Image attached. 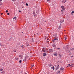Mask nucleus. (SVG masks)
Masks as SVG:
<instances>
[{
    "label": "nucleus",
    "instance_id": "f257e3e1",
    "mask_svg": "<svg viewBox=\"0 0 74 74\" xmlns=\"http://www.w3.org/2000/svg\"><path fill=\"white\" fill-rule=\"evenodd\" d=\"M53 55L54 56H58V54L56 52H54L53 53Z\"/></svg>",
    "mask_w": 74,
    "mask_h": 74
},
{
    "label": "nucleus",
    "instance_id": "f03ea898",
    "mask_svg": "<svg viewBox=\"0 0 74 74\" xmlns=\"http://www.w3.org/2000/svg\"><path fill=\"white\" fill-rule=\"evenodd\" d=\"M19 57H21V59H22L23 58V56H22V55H19Z\"/></svg>",
    "mask_w": 74,
    "mask_h": 74
},
{
    "label": "nucleus",
    "instance_id": "7ed1b4c3",
    "mask_svg": "<svg viewBox=\"0 0 74 74\" xmlns=\"http://www.w3.org/2000/svg\"><path fill=\"white\" fill-rule=\"evenodd\" d=\"M61 8H62V10H65V8L64 7V6H61Z\"/></svg>",
    "mask_w": 74,
    "mask_h": 74
},
{
    "label": "nucleus",
    "instance_id": "20e7f679",
    "mask_svg": "<svg viewBox=\"0 0 74 74\" xmlns=\"http://www.w3.org/2000/svg\"><path fill=\"white\" fill-rule=\"evenodd\" d=\"M59 65H58V66H57V67L56 68V70H57L59 69Z\"/></svg>",
    "mask_w": 74,
    "mask_h": 74
},
{
    "label": "nucleus",
    "instance_id": "39448f33",
    "mask_svg": "<svg viewBox=\"0 0 74 74\" xmlns=\"http://www.w3.org/2000/svg\"><path fill=\"white\" fill-rule=\"evenodd\" d=\"M53 52V50L52 49H49V52Z\"/></svg>",
    "mask_w": 74,
    "mask_h": 74
},
{
    "label": "nucleus",
    "instance_id": "423d86ee",
    "mask_svg": "<svg viewBox=\"0 0 74 74\" xmlns=\"http://www.w3.org/2000/svg\"><path fill=\"white\" fill-rule=\"evenodd\" d=\"M46 55H47V53H43V56H46Z\"/></svg>",
    "mask_w": 74,
    "mask_h": 74
},
{
    "label": "nucleus",
    "instance_id": "0eeeda50",
    "mask_svg": "<svg viewBox=\"0 0 74 74\" xmlns=\"http://www.w3.org/2000/svg\"><path fill=\"white\" fill-rule=\"evenodd\" d=\"M42 52H46V50L45 49H43L42 50Z\"/></svg>",
    "mask_w": 74,
    "mask_h": 74
},
{
    "label": "nucleus",
    "instance_id": "6e6552de",
    "mask_svg": "<svg viewBox=\"0 0 74 74\" xmlns=\"http://www.w3.org/2000/svg\"><path fill=\"white\" fill-rule=\"evenodd\" d=\"M60 22L61 23H62V22H64V20H63V19H62V20H61L60 21Z\"/></svg>",
    "mask_w": 74,
    "mask_h": 74
},
{
    "label": "nucleus",
    "instance_id": "1a4fd4ad",
    "mask_svg": "<svg viewBox=\"0 0 74 74\" xmlns=\"http://www.w3.org/2000/svg\"><path fill=\"white\" fill-rule=\"evenodd\" d=\"M27 58H28V56H25V58L26 59H27Z\"/></svg>",
    "mask_w": 74,
    "mask_h": 74
},
{
    "label": "nucleus",
    "instance_id": "9d476101",
    "mask_svg": "<svg viewBox=\"0 0 74 74\" xmlns=\"http://www.w3.org/2000/svg\"><path fill=\"white\" fill-rule=\"evenodd\" d=\"M49 66L51 67V66H52V65L51 64H49Z\"/></svg>",
    "mask_w": 74,
    "mask_h": 74
},
{
    "label": "nucleus",
    "instance_id": "9b49d317",
    "mask_svg": "<svg viewBox=\"0 0 74 74\" xmlns=\"http://www.w3.org/2000/svg\"><path fill=\"white\" fill-rule=\"evenodd\" d=\"M51 68L53 70H55V67H54V66H53V67H51Z\"/></svg>",
    "mask_w": 74,
    "mask_h": 74
},
{
    "label": "nucleus",
    "instance_id": "f8f14e48",
    "mask_svg": "<svg viewBox=\"0 0 74 74\" xmlns=\"http://www.w3.org/2000/svg\"><path fill=\"white\" fill-rule=\"evenodd\" d=\"M13 19H15V20H16V17H14L13 18Z\"/></svg>",
    "mask_w": 74,
    "mask_h": 74
},
{
    "label": "nucleus",
    "instance_id": "ddd939ff",
    "mask_svg": "<svg viewBox=\"0 0 74 74\" xmlns=\"http://www.w3.org/2000/svg\"><path fill=\"white\" fill-rule=\"evenodd\" d=\"M60 69V70H62L63 71V70H64V68Z\"/></svg>",
    "mask_w": 74,
    "mask_h": 74
},
{
    "label": "nucleus",
    "instance_id": "4468645a",
    "mask_svg": "<svg viewBox=\"0 0 74 74\" xmlns=\"http://www.w3.org/2000/svg\"><path fill=\"white\" fill-rule=\"evenodd\" d=\"M64 38L65 40H67V37H64Z\"/></svg>",
    "mask_w": 74,
    "mask_h": 74
},
{
    "label": "nucleus",
    "instance_id": "2eb2a0df",
    "mask_svg": "<svg viewBox=\"0 0 74 74\" xmlns=\"http://www.w3.org/2000/svg\"><path fill=\"white\" fill-rule=\"evenodd\" d=\"M54 40H56L57 41H58V38H56V37H55Z\"/></svg>",
    "mask_w": 74,
    "mask_h": 74
},
{
    "label": "nucleus",
    "instance_id": "dca6fc26",
    "mask_svg": "<svg viewBox=\"0 0 74 74\" xmlns=\"http://www.w3.org/2000/svg\"><path fill=\"white\" fill-rule=\"evenodd\" d=\"M13 51L14 52H16V49H14Z\"/></svg>",
    "mask_w": 74,
    "mask_h": 74
},
{
    "label": "nucleus",
    "instance_id": "f3484780",
    "mask_svg": "<svg viewBox=\"0 0 74 74\" xmlns=\"http://www.w3.org/2000/svg\"><path fill=\"white\" fill-rule=\"evenodd\" d=\"M73 13H74V11H73L71 13V15H73Z\"/></svg>",
    "mask_w": 74,
    "mask_h": 74
},
{
    "label": "nucleus",
    "instance_id": "a211bd4d",
    "mask_svg": "<svg viewBox=\"0 0 74 74\" xmlns=\"http://www.w3.org/2000/svg\"><path fill=\"white\" fill-rule=\"evenodd\" d=\"M26 59L25 58H24V59L23 60V61H24V62H25V61H26Z\"/></svg>",
    "mask_w": 74,
    "mask_h": 74
},
{
    "label": "nucleus",
    "instance_id": "6ab92c4d",
    "mask_svg": "<svg viewBox=\"0 0 74 74\" xmlns=\"http://www.w3.org/2000/svg\"><path fill=\"white\" fill-rule=\"evenodd\" d=\"M0 71H3V69H0Z\"/></svg>",
    "mask_w": 74,
    "mask_h": 74
},
{
    "label": "nucleus",
    "instance_id": "aec40b11",
    "mask_svg": "<svg viewBox=\"0 0 74 74\" xmlns=\"http://www.w3.org/2000/svg\"><path fill=\"white\" fill-rule=\"evenodd\" d=\"M24 46H23H23H21V48H24Z\"/></svg>",
    "mask_w": 74,
    "mask_h": 74
},
{
    "label": "nucleus",
    "instance_id": "412c9836",
    "mask_svg": "<svg viewBox=\"0 0 74 74\" xmlns=\"http://www.w3.org/2000/svg\"><path fill=\"white\" fill-rule=\"evenodd\" d=\"M26 5H27V6H29V4H28V3H26Z\"/></svg>",
    "mask_w": 74,
    "mask_h": 74
},
{
    "label": "nucleus",
    "instance_id": "4be33fe9",
    "mask_svg": "<svg viewBox=\"0 0 74 74\" xmlns=\"http://www.w3.org/2000/svg\"><path fill=\"white\" fill-rule=\"evenodd\" d=\"M60 71H58V74H60Z\"/></svg>",
    "mask_w": 74,
    "mask_h": 74
},
{
    "label": "nucleus",
    "instance_id": "5701e85b",
    "mask_svg": "<svg viewBox=\"0 0 74 74\" xmlns=\"http://www.w3.org/2000/svg\"><path fill=\"white\" fill-rule=\"evenodd\" d=\"M60 28H61V27L60 26H59V27H58V29L59 30H60Z\"/></svg>",
    "mask_w": 74,
    "mask_h": 74
},
{
    "label": "nucleus",
    "instance_id": "b1692460",
    "mask_svg": "<svg viewBox=\"0 0 74 74\" xmlns=\"http://www.w3.org/2000/svg\"><path fill=\"white\" fill-rule=\"evenodd\" d=\"M15 59H16V60H18V58H15Z\"/></svg>",
    "mask_w": 74,
    "mask_h": 74
},
{
    "label": "nucleus",
    "instance_id": "393cba45",
    "mask_svg": "<svg viewBox=\"0 0 74 74\" xmlns=\"http://www.w3.org/2000/svg\"><path fill=\"white\" fill-rule=\"evenodd\" d=\"M22 62V60H20L19 61V63H20Z\"/></svg>",
    "mask_w": 74,
    "mask_h": 74
},
{
    "label": "nucleus",
    "instance_id": "a878e982",
    "mask_svg": "<svg viewBox=\"0 0 74 74\" xmlns=\"http://www.w3.org/2000/svg\"><path fill=\"white\" fill-rule=\"evenodd\" d=\"M71 50H72V51H74V48L72 49H71L70 50V51H71Z\"/></svg>",
    "mask_w": 74,
    "mask_h": 74
},
{
    "label": "nucleus",
    "instance_id": "bb28decb",
    "mask_svg": "<svg viewBox=\"0 0 74 74\" xmlns=\"http://www.w3.org/2000/svg\"><path fill=\"white\" fill-rule=\"evenodd\" d=\"M68 66H69V67H70V66H71V65H70V64H69L68 65Z\"/></svg>",
    "mask_w": 74,
    "mask_h": 74
},
{
    "label": "nucleus",
    "instance_id": "cd10ccee",
    "mask_svg": "<svg viewBox=\"0 0 74 74\" xmlns=\"http://www.w3.org/2000/svg\"><path fill=\"white\" fill-rule=\"evenodd\" d=\"M33 14H34H34H35V12H33Z\"/></svg>",
    "mask_w": 74,
    "mask_h": 74
},
{
    "label": "nucleus",
    "instance_id": "c85d7f7f",
    "mask_svg": "<svg viewBox=\"0 0 74 74\" xmlns=\"http://www.w3.org/2000/svg\"><path fill=\"white\" fill-rule=\"evenodd\" d=\"M8 12V10H6V12L7 13V12Z\"/></svg>",
    "mask_w": 74,
    "mask_h": 74
},
{
    "label": "nucleus",
    "instance_id": "c756f323",
    "mask_svg": "<svg viewBox=\"0 0 74 74\" xmlns=\"http://www.w3.org/2000/svg\"><path fill=\"white\" fill-rule=\"evenodd\" d=\"M7 15H10V13H7Z\"/></svg>",
    "mask_w": 74,
    "mask_h": 74
},
{
    "label": "nucleus",
    "instance_id": "7c9ffc66",
    "mask_svg": "<svg viewBox=\"0 0 74 74\" xmlns=\"http://www.w3.org/2000/svg\"><path fill=\"white\" fill-rule=\"evenodd\" d=\"M57 49H58V50H59L60 49V48H57Z\"/></svg>",
    "mask_w": 74,
    "mask_h": 74
},
{
    "label": "nucleus",
    "instance_id": "2f4dec72",
    "mask_svg": "<svg viewBox=\"0 0 74 74\" xmlns=\"http://www.w3.org/2000/svg\"><path fill=\"white\" fill-rule=\"evenodd\" d=\"M32 42H34V40H33V39H32Z\"/></svg>",
    "mask_w": 74,
    "mask_h": 74
},
{
    "label": "nucleus",
    "instance_id": "473e14b6",
    "mask_svg": "<svg viewBox=\"0 0 74 74\" xmlns=\"http://www.w3.org/2000/svg\"><path fill=\"white\" fill-rule=\"evenodd\" d=\"M34 65H32V67H33L34 66Z\"/></svg>",
    "mask_w": 74,
    "mask_h": 74
},
{
    "label": "nucleus",
    "instance_id": "72a5a7b5",
    "mask_svg": "<svg viewBox=\"0 0 74 74\" xmlns=\"http://www.w3.org/2000/svg\"><path fill=\"white\" fill-rule=\"evenodd\" d=\"M50 0H47V1H49Z\"/></svg>",
    "mask_w": 74,
    "mask_h": 74
},
{
    "label": "nucleus",
    "instance_id": "f704fd0d",
    "mask_svg": "<svg viewBox=\"0 0 74 74\" xmlns=\"http://www.w3.org/2000/svg\"><path fill=\"white\" fill-rule=\"evenodd\" d=\"M71 67H73V65H71Z\"/></svg>",
    "mask_w": 74,
    "mask_h": 74
},
{
    "label": "nucleus",
    "instance_id": "c9c22d12",
    "mask_svg": "<svg viewBox=\"0 0 74 74\" xmlns=\"http://www.w3.org/2000/svg\"><path fill=\"white\" fill-rule=\"evenodd\" d=\"M71 65H72V66H73V65H74V64H71Z\"/></svg>",
    "mask_w": 74,
    "mask_h": 74
},
{
    "label": "nucleus",
    "instance_id": "e433bc0d",
    "mask_svg": "<svg viewBox=\"0 0 74 74\" xmlns=\"http://www.w3.org/2000/svg\"><path fill=\"white\" fill-rule=\"evenodd\" d=\"M12 1H14V0H12Z\"/></svg>",
    "mask_w": 74,
    "mask_h": 74
},
{
    "label": "nucleus",
    "instance_id": "4c0bfd02",
    "mask_svg": "<svg viewBox=\"0 0 74 74\" xmlns=\"http://www.w3.org/2000/svg\"><path fill=\"white\" fill-rule=\"evenodd\" d=\"M2 1V0H0V2Z\"/></svg>",
    "mask_w": 74,
    "mask_h": 74
},
{
    "label": "nucleus",
    "instance_id": "58836bf2",
    "mask_svg": "<svg viewBox=\"0 0 74 74\" xmlns=\"http://www.w3.org/2000/svg\"><path fill=\"white\" fill-rule=\"evenodd\" d=\"M66 0H66L64 2V3H65V2H66Z\"/></svg>",
    "mask_w": 74,
    "mask_h": 74
},
{
    "label": "nucleus",
    "instance_id": "ea45409f",
    "mask_svg": "<svg viewBox=\"0 0 74 74\" xmlns=\"http://www.w3.org/2000/svg\"><path fill=\"white\" fill-rule=\"evenodd\" d=\"M19 12H21V10H19Z\"/></svg>",
    "mask_w": 74,
    "mask_h": 74
},
{
    "label": "nucleus",
    "instance_id": "a19ab883",
    "mask_svg": "<svg viewBox=\"0 0 74 74\" xmlns=\"http://www.w3.org/2000/svg\"><path fill=\"white\" fill-rule=\"evenodd\" d=\"M61 11L62 12H63V10H61Z\"/></svg>",
    "mask_w": 74,
    "mask_h": 74
},
{
    "label": "nucleus",
    "instance_id": "79ce46f5",
    "mask_svg": "<svg viewBox=\"0 0 74 74\" xmlns=\"http://www.w3.org/2000/svg\"><path fill=\"white\" fill-rule=\"evenodd\" d=\"M2 14H3V13H1V15H2Z\"/></svg>",
    "mask_w": 74,
    "mask_h": 74
},
{
    "label": "nucleus",
    "instance_id": "37998d69",
    "mask_svg": "<svg viewBox=\"0 0 74 74\" xmlns=\"http://www.w3.org/2000/svg\"><path fill=\"white\" fill-rule=\"evenodd\" d=\"M43 49H45V48L43 47Z\"/></svg>",
    "mask_w": 74,
    "mask_h": 74
},
{
    "label": "nucleus",
    "instance_id": "c03bdc74",
    "mask_svg": "<svg viewBox=\"0 0 74 74\" xmlns=\"http://www.w3.org/2000/svg\"><path fill=\"white\" fill-rule=\"evenodd\" d=\"M71 57V58H73V56H72Z\"/></svg>",
    "mask_w": 74,
    "mask_h": 74
},
{
    "label": "nucleus",
    "instance_id": "a18cd8bd",
    "mask_svg": "<svg viewBox=\"0 0 74 74\" xmlns=\"http://www.w3.org/2000/svg\"><path fill=\"white\" fill-rule=\"evenodd\" d=\"M53 47H54V45H53Z\"/></svg>",
    "mask_w": 74,
    "mask_h": 74
},
{
    "label": "nucleus",
    "instance_id": "49530a36",
    "mask_svg": "<svg viewBox=\"0 0 74 74\" xmlns=\"http://www.w3.org/2000/svg\"><path fill=\"white\" fill-rule=\"evenodd\" d=\"M59 56H60V57H61V55H60Z\"/></svg>",
    "mask_w": 74,
    "mask_h": 74
},
{
    "label": "nucleus",
    "instance_id": "de8ad7c7",
    "mask_svg": "<svg viewBox=\"0 0 74 74\" xmlns=\"http://www.w3.org/2000/svg\"><path fill=\"white\" fill-rule=\"evenodd\" d=\"M66 67H69V66H68Z\"/></svg>",
    "mask_w": 74,
    "mask_h": 74
},
{
    "label": "nucleus",
    "instance_id": "09e8293b",
    "mask_svg": "<svg viewBox=\"0 0 74 74\" xmlns=\"http://www.w3.org/2000/svg\"><path fill=\"white\" fill-rule=\"evenodd\" d=\"M27 47H28V46H29V45H27Z\"/></svg>",
    "mask_w": 74,
    "mask_h": 74
},
{
    "label": "nucleus",
    "instance_id": "8fccbe9b",
    "mask_svg": "<svg viewBox=\"0 0 74 74\" xmlns=\"http://www.w3.org/2000/svg\"><path fill=\"white\" fill-rule=\"evenodd\" d=\"M11 40V39H10V41H11V40Z\"/></svg>",
    "mask_w": 74,
    "mask_h": 74
},
{
    "label": "nucleus",
    "instance_id": "3c124183",
    "mask_svg": "<svg viewBox=\"0 0 74 74\" xmlns=\"http://www.w3.org/2000/svg\"><path fill=\"white\" fill-rule=\"evenodd\" d=\"M63 12H62V14H63Z\"/></svg>",
    "mask_w": 74,
    "mask_h": 74
},
{
    "label": "nucleus",
    "instance_id": "603ef678",
    "mask_svg": "<svg viewBox=\"0 0 74 74\" xmlns=\"http://www.w3.org/2000/svg\"><path fill=\"white\" fill-rule=\"evenodd\" d=\"M3 72H2L1 73H3Z\"/></svg>",
    "mask_w": 74,
    "mask_h": 74
},
{
    "label": "nucleus",
    "instance_id": "864d4df0",
    "mask_svg": "<svg viewBox=\"0 0 74 74\" xmlns=\"http://www.w3.org/2000/svg\"><path fill=\"white\" fill-rule=\"evenodd\" d=\"M45 22H46V21H45Z\"/></svg>",
    "mask_w": 74,
    "mask_h": 74
},
{
    "label": "nucleus",
    "instance_id": "5fc2aeb1",
    "mask_svg": "<svg viewBox=\"0 0 74 74\" xmlns=\"http://www.w3.org/2000/svg\"><path fill=\"white\" fill-rule=\"evenodd\" d=\"M23 33V32H22V33Z\"/></svg>",
    "mask_w": 74,
    "mask_h": 74
},
{
    "label": "nucleus",
    "instance_id": "6e6d98bb",
    "mask_svg": "<svg viewBox=\"0 0 74 74\" xmlns=\"http://www.w3.org/2000/svg\"><path fill=\"white\" fill-rule=\"evenodd\" d=\"M46 38H45V39H46Z\"/></svg>",
    "mask_w": 74,
    "mask_h": 74
},
{
    "label": "nucleus",
    "instance_id": "4d7b16f0",
    "mask_svg": "<svg viewBox=\"0 0 74 74\" xmlns=\"http://www.w3.org/2000/svg\"><path fill=\"white\" fill-rule=\"evenodd\" d=\"M27 74V73H25V74Z\"/></svg>",
    "mask_w": 74,
    "mask_h": 74
},
{
    "label": "nucleus",
    "instance_id": "13d9d810",
    "mask_svg": "<svg viewBox=\"0 0 74 74\" xmlns=\"http://www.w3.org/2000/svg\"><path fill=\"white\" fill-rule=\"evenodd\" d=\"M0 5H1V4H0Z\"/></svg>",
    "mask_w": 74,
    "mask_h": 74
},
{
    "label": "nucleus",
    "instance_id": "bf43d9fd",
    "mask_svg": "<svg viewBox=\"0 0 74 74\" xmlns=\"http://www.w3.org/2000/svg\"><path fill=\"white\" fill-rule=\"evenodd\" d=\"M64 31H66V30H64Z\"/></svg>",
    "mask_w": 74,
    "mask_h": 74
},
{
    "label": "nucleus",
    "instance_id": "052dcab7",
    "mask_svg": "<svg viewBox=\"0 0 74 74\" xmlns=\"http://www.w3.org/2000/svg\"><path fill=\"white\" fill-rule=\"evenodd\" d=\"M67 45V46H68V45Z\"/></svg>",
    "mask_w": 74,
    "mask_h": 74
},
{
    "label": "nucleus",
    "instance_id": "680f3d73",
    "mask_svg": "<svg viewBox=\"0 0 74 74\" xmlns=\"http://www.w3.org/2000/svg\"><path fill=\"white\" fill-rule=\"evenodd\" d=\"M47 40H48V39H47Z\"/></svg>",
    "mask_w": 74,
    "mask_h": 74
}]
</instances>
